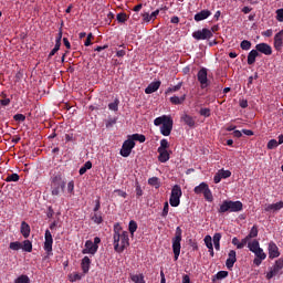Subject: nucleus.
Instances as JSON below:
<instances>
[{
    "label": "nucleus",
    "instance_id": "nucleus-55",
    "mask_svg": "<svg viewBox=\"0 0 283 283\" xmlns=\"http://www.w3.org/2000/svg\"><path fill=\"white\" fill-rule=\"evenodd\" d=\"M136 197L140 198L143 196V188L140 187V184L136 182Z\"/></svg>",
    "mask_w": 283,
    "mask_h": 283
},
{
    "label": "nucleus",
    "instance_id": "nucleus-33",
    "mask_svg": "<svg viewBox=\"0 0 283 283\" xmlns=\"http://www.w3.org/2000/svg\"><path fill=\"white\" fill-rule=\"evenodd\" d=\"M92 169V161H86L78 170L80 176H84L87 174V170Z\"/></svg>",
    "mask_w": 283,
    "mask_h": 283
},
{
    "label": "nucleus",
    "instance_id": "nucleus-25",
    "mask_svg": "<svg viewBox=\"0 0 283 283\" xmlns=\"http://www.w3.org/2000/svg\"><path fill=\"white\" fill-rule=\"evenodd\" d=\"M159 156L158 160L159 163H167L170 158L169 151L168 150H157Z\"/></svg>",
    "mask_w": 283,
    "mask_h": 283
},
{
    "label": "nucleus",
    "instance_id": "nucleus-5",
    "mask_svg": "<svg viewBox=\"0 0 283 283\" xmlns=\"http://www.w3.org/2000/svg\"><path fill=\"white\" fill-rule=\"evenodd\" d=\"M193 192L197 193V196L202 193L207 202H213V193L211 192V189H209L207 182H201L199 186L195 187Z\"/></svg>",
    "mask_w": 283,
    "mask_h": 283
},
{
    "label": "nucleus",
    "instance_id": "nucleus-39",
    "mask_svg": "<svg viewBox=\"0 0 283 283\" xmlns=\"http://www.w3.org/2000/svg\"><path fill=\"white\" fill-rule=\"evenodd\" d=\"M255 258H259L260 260H266V253H264V250L260 248L258 251L254 252Z\"/></svg>",
    "mask_w": 283,
    "mask_h": 283
},
{
    "label": "nucleus",
    "instance_id": "nucleus-46",
    "mask_svg": "<svg viewBox=\"0 0 283 283\" xmlns=\"http://www.w3.org/2000/svg\"><path fill=\"white\" fill-rule=\"evenodd\" d=\"M117 21H118V23H125V21H127V13H125V12L118 13Z\"/></svg>",
    "mask_w": 283,
    "mask_h": 283
},
{
    "label": "nucleus",
    "instance_id": "nucleus-13",
    "mask_svg": "<svg viewBox=\"0 0 283 283\" xmlns=\"http://www.w3.org/2000/svg\"><path fill=\"white\" fill-rule=\"evenodd\" d=\"M255 50L261 52V54H265V56H271L273 54V49L268 43H259L255 45Z\"/></svg>",
    "mask_w": 283,
    "mask_h": 283
},
{
    "label": "nucleus",
    "instance_id": "nucleus-48",
    "mask_svg": "<svg viewBox=\"0 0 283 283\" xmlns=\"http://www.w3.org/2000/svg\"><path fill=\"white\" fill-rule=\"evenodd\" d=\"M200 116H205L206 118H209L211 116V109L210 108H201L199 111Z\"/></svg>",
    "mask_w": 283,
    "mask_h": 283
},
{
    "label": "nucleus",
    "instance_id": "nucleus-31",
    "mask_svg": "<svg viewBox=\"0 0 283 283\" xmlns=\"http://www.w3.org/2000/svg\"><path fill=\"white\" fill-rule=\"evenodd\" d=\"M248 249L254 253L255 251L260 250V241L258 240H254L252 242H249L248 243Z\"/></svg>",
    "mask_w": 283,
    "mask_h": 283
},
{
    "label": "nucleus",
    "instance_id": "nucleus-11",
    "mask_svg": "<svg viewBox=\"0 0 283 283\" xmlns=\"http://www.w3.org/2000/svg\"><path fill=\"white\" fill-rule=\"evenodd\" d=\"M207 76H208L207 69L202 67L201 70H199L197 74V78L202 90H205V87L209 85V78Z\"/></svg>",
    "mask_w": 283,
    "mask_h": 283
},
{
    "label": "nucleus",
    "instance_id": "nucleus-30",
    "mask_svg": "<svg viewBox=\"0 0 283 283\" xmlns=\"http://www.w3.org/2000/svg\"><path fill=\"white\" fill-rule=\"evenodd\" d=\"M130 280L134 283H146L144 274H132Z\"/></svg>",
    "mask_w": 283,
    "mask_h": 283
},
{
    "label": "nucleus",
    "instance_id": "nucleus-18",
    "mask_svg": "<svg viewBox=\"0 0 283 283\" xmlns=\"http://www.w3.org/2000/svg\"><path fill=\"white\" fill-rule=\"evenodd\" d=\"M91 265H92V260L90 259V256H84L81 262V269L84 275H87V273H90Z\"/></svg>",
    "mask_w": 283,
    "mask_h": 283
},
{
    "label": "nucleus",
    "instance_id": "nucleus-17",
    "mask_svg": "<svg viewBox=\"0 0 283 283\" xmlns=\"http://www.w3.org/2000/svg\"><path fill=\"white\" fill-rule=\"evenodd\" d=\"M238 262L235 250H231L228 254V259L226 261L227 269H231L233 264Z\"/></svg>",
    "mask_w": 283,
    "mask_h": 283
},
{
    "label": "nucleus",
    "instance_id": "nucleus-40",
    "mask_svg": "<svg viewBox=\"0 0 283 283\" xmlns=\"http://www.w3.org/2000/svg\"><path fill=\"white\" fill-rule=\"evenodd\" d=\"M169 149V142L167 139H161L160 140V146L158 147L157 150H165L167 151Z\"/></svg>",
    "mask_w": 283,
    "mask_h": 283
},
{
    "label": "nucleus",
    "instance_id": "nucleus-8",
    "mask_svg": "<svg viewBox=\"0 0 283 283\" xmlns=\"http://www.w3.org/2000/svg\"><path fill=\"white\" fill-rule=\"evenodd\" d=\"M134 147H136V142L128 137V139H126L122 145V149L119 151L120 156H123V158H129Z\"/></svg>",
    "mask_w": 283,
    "mask_h": 283
},
{
    "label": "nucleus",
    "instance_id": "nucleus-16",
    "mask_svg": "<svg viewBox=\"0 0 283 283\" xmlns=\"http://www.w3.org/2000/svg\"><path fill=\"white\" fill-rule=\"evenodd\" d=\"M274 48L277 52H280L283 48V30H281L280 32H277L274 35Z\"/></svg>",
    "mask_w": 283,
    "mask_h": 283
},
{
    "label": "nucleus",
    "instance_id": "nucleus-32",
    "mask_svg": "<svg viewBox=\"0 0 283 283\" xmlns=\"http://www.w3.org/2000/svg\"><path fill=\"white\" fill-rule=\"evenodd\" d=\"M181 88H182V82H179L177 85L168 87L166 90V94H174L175 92H180Z\"/></svg>",
    "mask_w": 283,
    "mask_h": 283
},
{
    "label": "nucleus",
    "instance_id": "nucleus-19",
    "mask_svg": "<svg viewBox=\"0 0 283 283\" xmlns=\"http://www.w3.org/2000/svg\"><path fill=\"white\" fill-rule=\"evenodd\" d=\"M160 84H161L160 81L150 83L145 88V94H154V92H158V90H160Z\"/></svg>",
    "mask_w": 283,
    "mask_h": 283
},
{
    "label": "nucleus",
    "instance_id": "nucleus-37",
    "mask_svg": "<svg viewBox=\"0 0 283 283\" xmlns=\"http://www.w3.org/2000/svg\"><path fill=\"white\" fill-rule=\"evenodd\" d=\"M13 283H30V276L22 274L18 276Z\"/></svg>",
    "mask_w": 283,
    "mask_h": 283
},
{
    "label": "nucleus",
    "instance_id": "nucleus-51",
    "mask_svg": "<svg viewBox=\"0 0 283 283\" xmlns=\"http://www.w3.org/2000/svg\"><path fill=\"white\" fill-rule=\"evenodd\" d=\"M13 119L17 122V123H23L25 120V115L23 114H15L13 116Z\"/></svg>",
    "mask_w": 283,
    "mask_h": 283
},
{
    "label": "nucleus",
    "instance_id": "nucleus-44",
    "mask_svg": "<svg viewBox=\"0 0 283 283\" xmlns=\"http://www.w3.org/2000/svg\"><path fill=\"white\" fill-rule=\"evenodd\" d=\"M92 220L95 222V224H101L103 222V216L95 212L92 217Z\"/></svg>",
    "mask_w": 283,
    "mask_h": 283
},
{
    "label": "nucleus",
    "instance_id": "nucleus-47",
    "mask_svg": "<svg viewBox=\"0 0 283 283\" xmlns=\"http://www.w3.org/2000/svg\"><path fill=\"white\" fill-rule=\"evenodd\" d=\"M167 216H169V202H165L164 203V209L161 212V218H166Z\"/></svg>",
    "mask_w": 283,
    "mask_h": 283
},
{
    "label": "nucleus",
    "instance_id": "nucleus-12",
    "mask_svg": "<svg viewBox=\"0 0 283 283\" xmlns=\"http://www.w3.org/2000/svg\"><path fill=\"white\" fill-rule=\"evenodd\" d=\"M98 251V245H94V242L92 240H87L85 242V249L82 250L83 255H96V252Z\"/></svg>",
    "mask_w": 283,
    "mask_h": 283
},
{
    "label": "nucleus",
    "instance_id": "nucleus-36",
    "mask_svg": "<svg viewBox=\"0 0 283 283\" xmlns=\"http://www.w3.org/2000/svg\"><path fill=\"white\" fill-rule=\"evenodd\" d=\"M20 177L19 174L14 172L11 175H8V177L6 178V182H19Z\"/></svg>",
    "mask_w": 283,
    "mask_h": 283
},
{
    "label": "nucleus",
    "instance_id": "nucleus-24",
    "mask_svg": "<svg viewBox=\"0 0 283 283\" xmlns=\"http://www.w3.org/2000/svg\"><path fill=\"white\" fill-rule=\"evenodd\" d=\"M283 209V201H279L276 203L268 205L265 211H280Z\"/></svg>",
    "mask_w": 283,
    "mask_h": 283
},
{
    "label": "nucleus",
    "instance_id": "nucleus-45",
    "mask_svg": "<svg viewBox=\"0 0 283 283\" xmlns=\"http://www.w3.org/2000/svg\"><path fill=\"white\" fill-rule=\"evenodd\" d=\"M224 277H229V272H227V271H219L216 274V280H224Z\"/></svg>",
    "mask_w": 283,
    "mask_h": 283
},
{
    "label": "nucleus",
    "instance_id": "nucleus-2",
    "mask_svg": "<svg viewBox=\"0 0 283 283\" xmlns=\"http://www.w3.org/2000/svg\"><path fill=\"white\" fill-rule=\"evenodd\" d=\"M244 209L242 201L223 200L219 205L218 213L224 216V213H240Z\"/></svg>",
    "mask_w": 283,
    "mask_h": 283
},
{
    "label": "nucleus",
    "instance_id": "nucleus-21",
    "mask_svg": "<svg viewBox=\"0 0 283 283\" xmlns=\"http://www.w3.org/2000/svg\"><path fill=\"white\" fill-rule=\"evenodd\" d=\"M30 224L28 222L22 221L21 222V228H20V233L23 235V238H30Z\"/></svg>",
    "mask_w": 283,
    "mask_h": 283
},
{
    "label": "nucleus",
    "instance_id": "nucleus-62",
    "mask_svg": "<svg viewBox=\"0 0 283 283\" xmlns=\"http://www.w3.org/2000/svg\"><path fill=\"white\" fill-rule=\"evenodd\" d=\"M116 125V118H112L106 123V127H114Z\"/></svg>",
    "mask_w": 283,
    "mask_h": 283
},
{
    "label": "nucleus",
    "instance_id": "nucleus-15",
    "mask_svg": "<svg viewBox=\"0 0 283 283\" xmlns=\"http://www.w3.org/2000/svg\"><path fill=\"white\" fill-rule=\"evenodd\" d=\"M159 14H160V10H159V9L155 10V11L151 12L150 14H149V12L144 11V12L142 13L143 21H144V23H149V21H156V18H157Z\"/></svg>",
    "mask_w": 283,
    "mask_h": 283
},
{
    "label": "nucleus",
    "instance_id": "nucleus-3",
    "mask_svg": "<svg viewBox=\"0 0 283 283\" xmlns=\"http://www.w3.org/2000/svg\"><path fill=\"white\" fill-rule=\"evenodd\" d=\"M154 125L156 127H160V134L163 136H170L171 135V129H174V119L167 115L159 116L155 118Z\"/></svg>",
    "mask_w": 283,
    "mask_h": 283
},
{
    "label": "nucleus",
    "instance_id": "nucleus-59",
    "mask_svg": "<svg viewBox=\"0 0 283 283\" xmlns=\"http://www.w3.org/2000/svg\"><path fill=\"white\" fill-rule=\"evenodd\" d=\"M108 108L112 109V112H118V102L108 104Z\"/></svg>",
    "mask_w": 283,
    "mask_h": 283
},
{
    "label": "nucleus",
    "instance_id": "nucleus-26",
    "mask_svg": "<svg viewBox=\"0 0 283 283\" xmlns=\"http://www.w3.org/2000/svg\"><path fill=\"white\" fill-rule=\"evenodd\" d=\"M181 120H184V123L188 125V127H196V119H193L191 115H184L181 117Z\"/></svg>",
    "mask_w": 283,
    "mask_h": 283
},
{
    "label": "nucleus",
    "instance_id": "nucleus-4",
    "mask_svg": "<svg viewBox=\"0 0 283 283\" xmlns=\"http://www.w3.org/2000/svg\"><path fill=\"white\" fill-rule=\"evenodd\" d=\"M180 242H182V229L180 227H177L175 238L172 239V251L175 260H178V258H180Z\"/></svg>",
    "mask_w": 283,
    "mask_h": 283
},
{
    "label": "nucleus",
    "instance_id": "nucleus-27",
    "mask_svg": "<svg viewBox=\"0 0 283 283\" xmlns=\"http://www.w3.org/2000/svg\"><path fill=\"white\" fill-rule=\"evenodd\" d=\"M128 138L133 140V143H135V140H137L138 143H145L147 140V137H145V135L138 133L130 135Z\"/></svg>",
    "mask_w": 283,
    "mask_h": 283
},
{
    "label": "nucleus",
    "instance_id": "nucleus-35",
    "mask_svg": "<svg viewBox=\"0 0 283 283\" xmlns=\"http://www.w3.org/2000/svg\"><path fill=\"white\" fill-rule=\"evenodd\" d=\"M137 230H138V223H136V221L134 220H130L128 224L129 233L134 235V233H136Z\"/></svg>",
    "mask_w": 283,
    "mask_h": 283
},
{
    "label": "nucleus",
    "instance_id": "nucleus-54",
    "mask_svg": "<svg viewBox=\"0 0 283 283\" xmlns=\"http://www.w3.org/2000/svg\"><path fill=\"white\" fill-rule=\"evenodd\" d=\"M276 20H277L280 23H283V9H277V10H276Z\"/></svg>",
    "mask_w": 283,
    "mask_h": 283
},
{
    "label": "nucleus",
    "instance_id": "nucleus-1",
    "mask_svg": "<svg viewBox=\"0 0 283 283\" xmlns=\"http://www.w3.org/2000/svg\"><path fill=\"white\" fill-rule=\"evenodd\" d=\"M113 244H114V251H116V253H123V251H125V249L129 247V232L123 231L120 223L114 224Z\"/></svg>",
    "mask_w": 283,
    "mask_h": 283
},
{
    "label": "nucleus",
    "instance_id": "nucleus-56",
    "mask_svg": "<svg viewBox=\"0 0 283 283\" xmlns=\"http://www.w3.org/2000/svg\"><path fill=\"white\" fill-rule=\"evenodd\" d=\"M222 180V175L220 174V170L214 175L213 182L214 185H218Z\"/></svg>",
    "mask_w": 283,
    "mask_h": 283
},
{
    "label": "nucleus",
    "instance_id": "nucleus-9",
    "mask_svg": "<svg viewBox=\"0 0 283 283\" xmlns=\"http://www.w3.org/2000/svg\"><path fill=\"white\" fill-rule=\"evenodd\" d=\"M213 38V32L211 30L203 28L202 30L195 31L192 33V39L196 41H209V39Z\"/></svg>",
    "mask_w": 283,
    "mask_h": 283
},
{
    "label": "nucleus",
    "instance_id": "nucleus-28",
    "mask_svg": "<svg viewBox=\"0 0 283 283\" xmlns=\"http://www.w3.org/2000/svg\"><path fill=\"white\" fill-rule=\"evenodd\" d=\"M21 249H22V251H25L27 253H32V241L24 240L21 243Z\"/></svg>",
    "mask_w": 283,
    "mask_h": 283
},
{
    "label": "nucleus",
    "instance_id": "nucleus-58",
    "mask_svg": "<svg viewBox=\"0 0 283 283\" xmlns=\"http://www.w3.org/2000/svg\"><path fill=\"white\" fill-rule=\"evenodd\" d=\"M249 240H251L248 235L241 240V244L239 245V249H244L247 244H249Z\"/></svg>",
    "mask_w": 283,
    "mask_h": 283
},
{
    "label": "nucleus",
    "instance_id": "nucleus-6",
    "mask_svg": "<svg viewBox=\"0 0 283 283\" xmlns=\"http://www.w3.org/2000/svg\"><path fill=\"white\" fill-rule=\"evenodd\" d=\"M180 198H182V188L179 185H175L171 189L169 203L171 207L180 206Z\"/></svg>",
    "mask_w": 283,
    "mask_h": 283
},
{
    "label": "nucleus",
    "instance_id": "nucleus-52",
    "mask_svg": "<svg viewBox=\"0 0 283 283\" xmlns=\"http://www.w3.org/2000/svg\"><path fill=\"white\" fill-rule=\"evenodd\" d=\"M277 139H271L269 143H268V149H275V147H277Z\"/></svg>",
    "mask_w": 283,
    "mask_h": 283
},
{
    "label": "nucleus",
    "instance_id": "nucleus-49",
    "mask_svg": "<svg viewBox=\"0 0 283 283\" xmlns=\"http://www.w3.org/2000/svg\"><path fill=\"white\" fill-rule=\"evenodd\" d=\"M10 98H8L6 95H2V98L0 99V105H2V107H8V105H10Z\"/></svg>",
    "mask_w": 283,
    "mask_h": 283
},
{
    "label": "nucleus",
    "instance_id": "nucleus-38",
    "mask_svg": "<svg viewBox=\"0 0 283 283\" xmlns=\"http://www.w3.org/2000/svg\"><path fill=\"white\" fill-rule=\"evenodd\" d=\"M258 233H259V230H258V226H253L248 234V238H250V240L252 238H258Z\"/></svg>",
    "mask_w": 283,
    "mask_h": 283
},
{
    "label": "nucleus",
    "instance_id": "nucleus-41",
    "mask_svg": "<svg viewBox=\"0 0 283 283\" xmlns=\"http://www.w3.org/2000/svg\"><path fill=\"white\" fill-rule=\"evenodd\" d=\"M203 242H205L207 249L213 248V240L211 239V235H206L203 239Z\"/></svg>",
    "mask_w": 283,
    "mask_h": 283
},
{
    "label": "nucleus",
    "instance_id": "nucleus-34",
    "mask_svg": "<svg viewBox=\"0 0 283 283\" xmlns=\"http://www.w3.org/2000/svg\"><path fill=\"white\" fill-rule=\"evenodd\" d=\"M148 185L158 189L160 187V179L158 177H151L148 179Z\"/></svg>",
    "mask_w": 283,
    "mask_h": 283
},
{
    "label": "nucleus",
    "instance_id": "nucleus-53",
    "mask_svg": "<svg viewBox=\"0 0 283 283\" xmlns=\"http://www.w3.org/2000/svg\"><path fill=\"white\" fill-rule=\"evenodd\" d=\"M220 240H222V234L219 232L214 233V235L212 238L213 244L220 243Z\"/></svg>",
    "mask_w": 283,
    "mask_h": 283
},
{
    "label": "nucleus",
    "instance_id": "nucleus-64",
    "mask_svg": "<svg viewBox=\"0 0 283 283\" xmlns=\"http://www.w3.org/2000/svg\"><path fill=\"white\" fill-rule=\"evenodd\" d=\"M182 283H191V279L189 277L188 274H185V275L182 276Z\"/></svg>",
    "mask_w": 283,
    "mask_h": 283
},
{
    "label": "nucleus",
    "instance_id": "nucleus-29",
    "mask_svg": "<svg viewBox=\"0 0 283 283\" xmlns=\"http://www.w3.org/2000/svg\"><path fill=\"white\" fill-rule=\"evenodd\" d=\"M61 189L62 191L65 189V181H62L61 185H55L52 187V196H59V193H61Z\"/></svg>",
    "mask_w": 283,
    "mask_h": 283
},
{
    "label": "nucleus",
    "instance_id": "nucleus-63",
    "mask_svg": "<svg viewBox=\"0 0 283 283\" xmlns=\"http://www.w3.org/2000/svg\"><path fill=\"white\" fill-rule=\"evenodd\" d=\"M125 54H127V52L125 50H119L116 52V56H118V59H123V56H125Z\"/></svg>",
    "mask_w": 283,
    "mask_h": 283
},
{
    "label": "nucleus",
    "instance_id": "nucleus-61",
    "mask_svg": "<svg viewBox=\"0 0 283 283\" xmlns=\"http://www.w3.org/2000/svg\"><path fill=\"white\" fill-rule=\"evenodd\" d=\"M232 244H233L234 247H237V249H240V244H241L240 239H238V237H234V238L232 239Z\"/></svg>",
    "mask_w": 283,
    "mask_h": 283
},
{
    "label": "nucleus",
    "instance_id": "nucleus-60",
    "mask_svg": "<svg viewBox=\"0 0 283 283\" xmlns=\"http://www.w3.org/2000/svg\"><path fill=\"white\" fill-rule=\"evenodd\" d=\"M254 80H258V73H255L254 76H250L248 78V87H251V85H253Z\"/></svg>",
    "mask_w": 283,
    "mask_h": 283
},
{
    "label": "nucleus",
    "instance_id": "nucleus-43",
    "mask_svg": "<svg viewBox=\"0 0 283 283\" xmlns=\"http://www.w3.org/2000/svg\"><path fill=\"white\" fill-rule=\"evenodd\" d=\"M9 249H11V251H19L21 249V242L19 241L11 242L9 244Z\"/></svg>",
    "mask_w": 283,
    "mask_h": 283
},
{
    "label": "nucleus",
    "instance_id": "nucleus-42",
    "mask_svg": "<svg viewBox=\"0 0 283 283\" xmlns=\"http://www.w3.org/2000/svg\"><path fill=\"white\" fill-rule=\"evenodd\" d=\"M240 48L241 50H251V41L249 40H243L241 43H240Z\"/></svg>",
    "mask_w": 283,
    "mask_h": 283
},
{
    "label": "nucleus",
    "instance_id": "nucleus-7",
    "mask_svg": "<svg viewBox=\"0 0 283 283\" xmlns=\"http://www.w3.org/2000/svg\"><path fill=\"white\" fill-rule=\"evenodd\" d=\"M52 244H54V239L52 238V232H50V230H45L43 249H44L48 258H50L51 255H54V253L52 252Z\"/></svg>",
    "mask_w": 283,
    "mask_h": 283
},
{
    "label": "nucleus",
    "instance_id": "nucleus-57",
    "mask_svg": "<svg viewBox=\"0 0 283 283\" xmlns=\"http://www.w3.org/2000/svg\"><path fill=\"white\" fill-rule=\"evenodd\" d=\"M67 192L71 193V196H74V181L67 184Z\"/></svg>",
    "mask_w": 283,
    "mask_h": 283
},
{
    "label": "nucleus",
    "instance_id": "nucleus-14",
    "mask_svg": "<svg viewBox=\"0 0 283 283\" xmlns=\"http://www.w3.org/2000/svg\"><path fill=\"white\" fill-rule=\"evenodd\" d=\"M269 258L270 260H275V258H280V248L275 242L271 241L268 247Z\"/></svg>",
    "mask_w": 283,
    "mask_h": 283
},
{
    "label": "nucleus",
    "instance_id": "nucleus-23",
    "mask_svg": "<svg viewBox=\"0 0 283 283\" xmlns=\"http://www.w3.org/2000/svg\"><path fill=\"white\" fill-rule=\"evenodd\" d=\"M186 99H187L186 94H184L181 97L174 95L172 97H170V103L172 105H182Z\"/></svg>",
    "mask_w": 283,
    "mask_h": 283
},
{
    "label": "nucleus",
    "instance_id": "nucleus-10",
    "mask_svg": "<svg viewBox=\"0 0 283 283\" xmlns=\"http://www.w3.org/2000/svg\"><path fill=\"white\" fill-rule=\"evenodd\" d=\"M270 271L266 273L265 277L266 280H273L275 275L280 274V271L283 269V259H279L275 261L274 265L269 268Z\"/></svg>",
    "mask_w": 283,
    "mask_h": 283
},
{
    "label": "nucleus",
    "instance_id": "nucleus-50",
    "mask_svg": "<svg viewBox=\"0 0 283 283\" xmlns=\"http://www.w3.org/2000/svg\"><path fill=\"white\" fill-rule=\"evenodd\" d=\"M219 174H221V178H223V179L231 178V171L230 170L220 169Z\"/></svg>",
    "mask_w": 283,
    "mask_h": 283
},
{
    "label": "nucleus",
    "instance_id": "nucleus-22",
    "mask_svg": "<svg viewBox=\"0 0 283 283\" xmlns=\"http://www.w3.org/2000/svg\"><path fill=\"white\" fill-rule=\"evenodd\" d=\"M258 56H260V53L256 50H251L248 54V65H253Z\"/></svg>",
    "mask_w": 283,
    "mask_h": 283
},
{
    "label": "nucleus",
    "instance_id": "nucleus-20",
    "mask_svg": "<svg viewBox=\"0 0 283 283\" xmlns=\"http://www.w3.org/2000/svg\"><path fill=\"white\" fill-rule=\"evenodd\" d=\"M211 17V12L209 10H201L197 14H195V21L200 22L205 21V19H209Z\"/></svg>",
    "mask_w": 283,
    "mask_h": 283
}]
</instances>
